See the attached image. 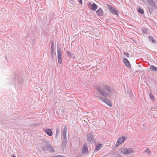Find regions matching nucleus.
Wrapping results in <instances>:
<instances>
[{
  "mask_svg": "<svg viewBox=\"0 0 157 157\" xmlns=\"http://www.w3.org/2000/svg\"><path fill=\"white\" fill-rule=\"evenodd\" d=\"M63 139L62 141V146L63 148L65 147L67 142V139L66 137H63Z\"/></svg>",
  "mask_w": 157,
  "mask_h": 157,
  "instance_id": "nucleus-12",
  "label": "nucleus"
},
{
  "mask_svg": "<svg viewBox=\"0 0 157 157\" xmlns=\"http://www.w3.org/2000/svg\"><path fill=\"white\" fill-rule=\"evenodd\" d=\"M44 131L49 136H51L52 135L53 132L51 129H45Z\"/></svg>",
  "mask_w": 157,
  "mask_h": 157,
  "instance_id": "nucleus-11",
  "label": "nucleus"
},
{
  "mask_svg": "<svg viewBox=\"0 0 157 157\" xmlns=\"http://www.w3.org/2000/svg\"><path fill=\"white\" fill-rule=\"evenodd\" d=\"M55 157H64V156H63V155H58L56 156H55Z\"/></svg>",
  "mask_w": 157,
  "mask_h": 157,
  "instance_id": "nucleus-30",
  "label": "nucleus"
},
{
  "mask_svg": "<svg viewBox=\"0 0 157 157\" xmlns=\"http://www.w3.org/2000/svg\"><path fill=\"white\" fill-rule=\"evenodd\" d=\"M11 156L12 157H16L14 155H13V154H12L11 155Z\"/></svg>",
  "mask_w": 157,
  "mask_h": 157,
  "instance_id": "nucleus-36",
  "label": "nucleus"
},
{
  "mask_svg": "<svg viewBox=\"0 0 157 157\" xmlns=\"http://www.w3.org/2000/svg\"><path fill=\"white\" fill-rule=\"evenodd\" d=\"M144 152H147V154H150L151 153V150H149V148H148L147 149L145 150Z\"/></svg>",
  "mask_w": 157,
  "mask_h": 157,
  "instance_id": "nucleus-23",
  "label": "nucleus"
},
{
  "mask_svg": "<svg viewBox=\"0 0 157 157\" xmlns=\"http://www.w3.org/2000/svg\"><path fill=\"white\" fill-rule=\"evenodd\" d=\"M123 60L126 66L129 67H131V65H130L129 61L127 59L124 58L123 59Z\"/></svg>",
  "mask_w": 157,
  "mask_h": 157,
  "instance_id": "nucleus-10",
  "label": "nucleus"
},
{
  "mask_svg": "<svg viewBox=\"0 0 157 157\" xmlns=\"http://www.w3.org/2000/svg\"><path fill=\"white\" fill-rule=\"evenodd\" d=\"M82 151L84 153L88 152V147L86 144H84L83 145Z\"/></svg>",
  "mask_w": 157,
  "mask_h": 157,
  "instance_id": "nucleus-9",
  "label": "nucleus"
},
{
  "mask_svg": "<svg viewBox=\"0 0 157 157\" xmlns=\"http://www.w3.org/2000/svg\"><path fill=\"white\" fill-rule=\"evenodd\" d=\"M59 128H57L56 129V133L59 134Z\"/></svg>",
  "mask_w": 157,
  "mask_h": 157,
  "instance_id": "nucleus-28",
  "label": "nucleus"
},
{
  "mask_svg": "<svg viewBox=\"0 0 157 157\" xmlns=\"http://www.w3.org/2000/svg\"><path fill=\"white\" fill-rule=\"evenodd\" d=\"M59 134H57V133H56V137H57V136Z\"/></svg>",
  "mask_w": 157,
  "mask_h": 157,
  "instance_id": "nucleus-38",
  "label": "nucleus"
},
{
  "mask_svg": "<svg viewBox=\"0 0 157 157\" xmlns=\"http://www.w3.org/2000/svg\"><path fill=\"white\" fill-rule=\"evenodd\" d=\"M103 11L101 8L98 9L96 11L97 14L99 16H103Z\"/></svg>",
  "mask_w": 157,
  "mask_h": 157,
  "instance_id": "nucleus-13",
  "label": "nucleus"
},
{
  "mask_svg": "<svg viewBox=\"0 0 157 157\" xmlns=\"http://www.w3.org/2000/svg\"><path fill=\"white\" fill-rule=\"evenodd\" d=\"M112 13L116 15H118V12H117L115 10H113V11H112Z\"/></svg>",
  "mask_w": 157,
  "mask_h": 157,
  "instance_id": "nucleus-24",
  "label": "nucleus"
},
{
  "mask_svg": "<svg viewBox=\"0 0 157 157\" xmlns=\"http://www.w3.org/2000/svg\"><path fill=\"white\" fill-rule=\"evenodd\" d=\"M67 128L65 126L63 130V137H66Z\"/></svg>",
  "mask_w": 157,
  "mask_h": 157,
  "instance_id": "nucleus-14",
  "label": "nucleus"
},
{
  "mask_svg": "<svg viewBox=\"0 0 157 157\" xmlns=\"http://www.w3.org/2000/svg\"><path fill=\"white\" fill-rule=\"evenodd\" d=\"M57 55L58 63L59 64H61L62 63V52L60 50H58Z\"/></svg>",
  "mask_w": 157,
  "mask_h": 157,
  "instance_id": "nucleus-6",
  "label": "nucleus"
},
{
  "mask_svg": "<svg viewBox=\"0 0 157 157\" xmlns=\"http://www.w3.org/2000/svg\"><path fill=\"white\" fill-rule=\"evenodd\" d=\"M115 10V9L113 8V7L111 9H110V10L111 11V12H112V11H113V10Z\"/></svg>",
  "mask_w": 157,
  "mask_h": 157,
  "instance_id": "nucleus-33",
  "label": "nucleus"
},
{
  "mask_svg": "<svg viewBox=\"0 0 157 157\" xmlns=\"http://www.w3.org/2000/svg\"><path fill=\"white\" fill-rule=\"evenodd\" d=\"M123 54L127 58H128L129 57V55L130 54L129 53H128L125 52H124Z\"/></svg>",
  "mask_w": 157,
  "mask_h": 157,
  "instance_id": "nucleus-22",
  "label": "nucleus"
},
{
  "mask_svg": "<svg viewBox=\"0 0 157 157\" xmlns=\"http://www.w3.org/2000/svg\"><path fill=\"white\" fill-rule=\"evenodd\" d=\"M87 141L92 143L94 142V138L92 133L89 132L87 134Z\"/></svg>",
  "mask_w": 157,
  "mask_h": 157,
  "instance_id": "nucleus-5",
  "label": "nucleus"
},
{
  "mask_svg": "<svg viewBox=\"0 0 157 157\" xmlns=\"http://www.w3.org/2000/svg\"><path fill=\"white\" fill-rule=\"evenodd\" d=\"M133 152V150L132 149L130 148H128L123 151V153L124 154L128 155L129 154L132 153Z\"/></svg>",
  "mask_w": 157,
  "mask_h": 157,
  "instance_id": "nucleus-8",
  "label": "nucleus"
},
{
  "mask_svg": "<svg viewBox=\"0 0 157 157\" xmlns=\"http://www.w3.org/2000/svg\"><path fill=\"white\" fill-rule=\"evenodd\" d=\"M94 87L99 94L103 97L108 98L110 96L112 89L111 87L106 85H103L101 87L95 85Z\"/></svg>",
  "mask_w": 157,
  "mask_h": 157,
  "instance_id": "nucleus-1",
  "label": "nucleus"
},
{
  "mask_svg": "<svg viewBox=\"0 0 157 157\" xmlns=\"http://www.w3.org/2000/svg\"><path fill=\"white\" fill-rule=\"evenodd\" d=\"M115 10V9L113 8V7L111 9H110V10L111 11V12H112V11H113V10Z\"/></svg>",
  "mask_w": 157,
  "mask_h": 157,
  "instance_id": "nucleus-32",
  "label": "nucleus"
},
{
  "mask_svg": "<svg viewBox=\"0 0 157 157\" xmlns=\"http://www.w3.org/2000/svg\"><path fill=\"white\" fill-rule=\"evenodd\" d=\"M54 44H53L51 45V49H54V48L53 47Z\"/></svg>",
  "mask_w": 157,
  "mask_h": 157,
  "instance_id": "nucleus-35",
  "label": "nucleus"
},
{
  "mask_svg": "<svg viewBox=\"0 0 157 157\" xmlns=\"http://www.w3.org/2000/svg\"><path fill=\"white\" fill-rule=\"evenodd\" d=\"M125 139L126 138L124 136H123L119 138L116 144V147L118 146L121 144L122 143L125 141Z\"/></svg>",
  "mask_w": 157,
  "mask_h": 157,
  "instance_id": "nucleus-4",
  "label": "nucleus"
},
{
  "mask_svg": "<svg viewBox=\"0 0 157 157\" xmlns=\"http://www.w3.org/2000/svg\"><path fill=\"white\" fill-rule=\"evenodd\" d=\"M78 2L81 4H82V0H78Z\"/></svg>",
  "mask_w": 157,
  "mask_h": 157,
  "instance_id": "nucleus-31",
  "label": "nucleus"
},
{
  "mask_svg": "<svg viewBox=\"0 0 157 157\" xmlns=\"http://www.w3.org/2000/svg\"><path fill=\"white\" fill-rule=\"evenodd\" d=\"M51 54L52 55V57H53V54H56L55 51V50H51Z\"/></svg>",
  "mask_w": 157,
  "mask_h": 157,
  "instance_id": "nucleus-26",
  "label": "nucleus"
},
{
  "mask_svg": "<svg viewBox=\"0 0 157 157\" xmlns=\"http://www.w3.org/2000/svg\"><path fill=\"white\" fill-rule=\"evenodd\" d=\"M148 39L150 41L152 42V43H155V40L153 39V37L149 36L148 37Z\"/></svg>",
  "mask_w": 157,
  "mask_h": 157,
  "instance_id": "nucleus-19",
  "label": "nucleus"
},
{
  "mask_svg": "<svg viewBox=\"0 0 157 157\" xmlns=\"http://www.w3.org/2000/svg\"><path fill=\"white\" fill-rule=\"evenodd\" d=\"M149 96L152 100H153L154 99V98L153 95L151 93H150V94Z\"/></svg>",
  "mask_w": 157,
  "mask_h": 157,
  "instance_id": "nucleus-25",
  "label": "nucleus"
},
{
  "mask_svg": "<svg viewBox=\"0 0 157 157\" xmlns=\"http://www.w3.org/2000/svg\"><path fill=\"white\" fill-rule=\"evenodd\" d=\"M94 95L95 97L100 98V99L105 103H106L109 107H112V106L111 102L108 99L101 97L98 94L94 93Z\"/></svg>",
  "mask_w": 157,
  "mask_h": 157,
  "instance_id": "nucleus-3",
  "label": "nucleus"
},
{
  "mask_svg": "<svg viewBox=\"0 0 157 157\" xmlns=\"http://www.w3.org/2000/svg\"><path fill=\"white\" fill-rule=\"evenodd\" d=\"M67 54L68 56L70 58H72L73 59H74L75 58V56L73 55V54L71 53L68 51H67Z\"/></svg>",
  "mask_w": 157,
  "mask_h": 157,
  "instance_id": "nucleus-15",
  "label": "nucleus"
},
{
  "mask_svg": "<svg viewBox=\"0 0 157 157\" xmlns=\"http://www.w3.org/2000/svg\"><path fill=\"white\" fill-rule=\"evenodd\" d=\"M115 157H121V156L119 155Z\"/></svg>",
  "mask_w": 157,
  "mask_h": 157,
  "instance_id": "nucleus-37",
  "label": "nucleus"
},
{
  "mask_svg": "<svg viewBox=\"0 0 157 157\" xmlns=\"http://www.w3.org/2000/svg\"><path fill=\"white\" fill-rule=\"evenodd\" d=\"M147 0L149 3H150V2H152V1H153V0Z\"/></svg>",
  "mask_w": 157,
  "mask_h": 157,
  "instance_id": "nucleus-34",
  "label": "nucleus"
},
{
  "mask_svg": "<svg viewBox=\"0 0 157 157\" xmlns=\"http://www.w3.org/2000/svg\"><path fill=\"white\" fill-rule=\"evenodd\" d=\"M147 30L146 29H144L143 30V32L145 34H146L147 33Z\"/></svg>",
  "mask_w": 157,
  "mask_h": 157,
  "instance_id": "nucleus-27",
  "label": "nucleus"
},
{
  "mask_svg": "<svg viewBox=\"0 0 157 157\" xmlns=\"http://www.w3.org/2000/svg\"><path fill=\"white\" fill-rule=\"evenodd\" d=\"M148 9L149 10V12L150 13H152L154 11V9L153 8L151 7L150 6L148 7Z\"/></svg>",
  "mask_w": 157,
  "mask_h": 157,
  "instance_id": "nucleus-21",
  "label": "nucleus"
},
{
  "mask_svg": "<svg viewBox=\"0 0 157 157\" xmlns=\"http://www.w3.org/2000/svg\"><path fill=\"white\" fill-rule=\"evenodd\" d=\"M150 5L153 7L156 8V5L155 2L153 1L149 3Z\"/></svg>",
  "mask_w": 157,
  "mask_h": 157,
  "instance_id": "nucleus-18",
  "label": "nucleus"
},
{
  "mask_svg": "<svg viewBox=\"0 0 157 157\" xmlns=\"http://www.w3.org/2000/svg\"><path fill=\"white\" fill-rule=\"evenodd\" d=\"M150 70L152 71H157V68L153 65H151L150 66Z\"/></svg>",
  "mask_w": 157,
  "mask_h": 157,
  "instance_id": "nucleus-17",
  "label": "nucleus"
},
{
  "mask_svg": "<svg viewBox=\"0 0 157 157\" xmlns=\"http://www.w3.org/2000/svg\"><path fill=\"white\" fill-rule=\"evenodd\" d=\"M138 12L140 14H143L144 13V11L143 9L140 8L138 10Z\"/></svg>",
  "mask_w": 157,
  "mask_h": 157,
  "instance_id": "nucleus-20",
  "label": "nucleus"
},
{
  "mask_svg": "<svg viewBox=\"0 0 157 157\" xmlns=\"http://www.w3.org/2000/svg\"><path fill=\"white\" fill-rule=\"evenodd\" d=\"M107 6L109 10L110 9H111L113 7L111 5H108Z\"/></svg>",
  "mask_w": 157,
  "mask_h": 157,
  "instance_id": "nucleus-29",
  "label": "nucleus"
},
{
  "mask_svg": "<svg viewBox=\"0 0 157 157\" xmlns=\"http://www.w3.org/2000/svg\"><path fill=\"white\" fill-rule=\"evenodd\" d=\"M87 6L90 9L94 11H95L97 8V6L95 3L91 4L90 2H89L87 4Z\"/></svg>",
  "mask_w": 157,
  "mask_h": 157,
  "instance_id": "nucleus-7",
  "label": "nucleus"
},
{
  "mask_svg": "<svg viewBox=\"0 0 157 157\" xmlns=\"http://www.w3.org/2000/svg\"><path fill=\"white\" fill-rule=\"evenodd\" d=\"M43 151H47L48 150L50 151L51 152H54V149L53 147L51 145L47 142H45L44 146L42 148Z\"/></svg>",
  "mask_w": 157,
  "mask_h": 157,
  "instance_id": "nucleus-2",
  "label": "nucleus"
},
{
  "mask_svg": "<svg viewBox=\"0 0 157 157\" xmlns=\"http://www.w3.org/2000/svg\"><path fill=\"white\" fill-rule=\"evenodd\" d=\"M102 144H99L97 145L94 151H99L102 147Z\"/></svg>",
  "mask_w": 157,
  "mask_h": 157,
  "instance_id": "nucleus-16",
  "label": "nucleus"
}]
</instances>
